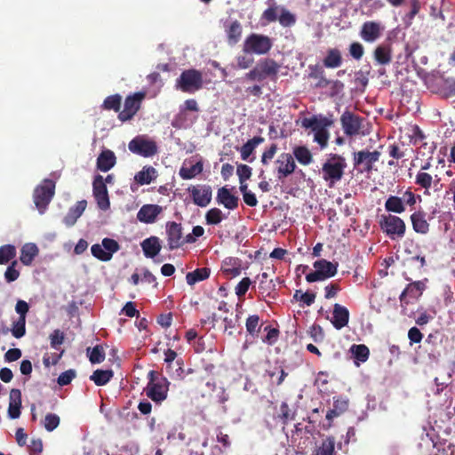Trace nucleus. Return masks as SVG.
<instances>
[{"instance_id": "bb28decb", "label": "nucleus", "mask_w": 455, "mask_h": 455, "mask_svg": "<svg viewBox=\"0 0 455 455\" xmlns=\"http://www.w3.org/2000/svg\"><path fill=\"white\" fill-rule=\"evenodd\" d=\"M87 206L85 200L78 201L74 206L69 208L68 213L63 219V223L67 227H72L76 222L77 219L83 214Z\"/></svg>"}, {"instance_id": "a18cd8bd", "label": "nucleus", "mask_w": 455, "mask_h": 455, "mask_svg": "<svg viewBox=\"0 0 455 455\" xmlns=\"http://www.w3.org/2000/svg\"><path fill=\"white\" fill-rule=\"evenodd\" d=\"M122 97L119 94L108 96L102 104V108L106 110H114L120 112Z\"/></svg>"}, {"instance_id": "6e6d98bb", "label": "nucleus", "mask_w": 455, "mask_h": 455, "mask_svg": "<svg viewBox=\"0 0 455 455\" xmlns=\"http://www.w3.org/2000/svg\"><path fill=\"white\" fill-rule=\"evenodd\" d=\"M278 21L283 27H291L295 24L296 17L294 14L290 12L287 9H285L284 7H282L280 14H279Z\"/></svg>"}, {"instance_id": "3c124183", "label": "nucleus", "mask_w": 455, "mask_h": 455, "mask_svg": "<svg viewBox=\"0 0 455 455\" xmlns=\"http://www.w3.org/2000/svg\"><path fill=\"white\" fill-rule=\"evenodd\" d=\"M351 352L355 358L360 362H366L370 355V350L367 346L363 344L353 345L351 347Z\"/></svg>"}, {"instance_id": "0eeeda50", "label": "nucleus", "mask_w": 455, "mask_h": 455, "mask_svg": "<svg viewBox=\"0 0 455 455\" xmlns=\"http://www.w3.org/2000/svg\"><path fill=\"white\" fill-rule=\"evenodd\" d=\"M338 266V263H332L324 259H318L313 264L315 271L307 274L306 280L308 283H314L333 277L337 274Z\"/></svg>"}, {"instance_id": "393cba45", "label": "nucleus", "mask_w": 455, "mask_h": 455, "mask_svg": "<svg viewBox=\"0 0 455 455\" xmlns=\"http://www.w3.org/2000/svg\"><path fill=\"white\" fill-rule=\"evenodd\" d=\"M427 281V279H425L424 281H415L407 284L399 297L400 301L407 303L405 301L406 296H410L411 298H419L421 296L426 289Z\"/></svg>"}, {"instance_id": "20e7f679", "label": "nucleus", "mask_w": 455, "mask_h": 455, "mask_svg": "<svg viewBox=\"0 0 455 455\" xmlns=\"http://www.w3.org/2000/svg\"><path fill=\"white\" fill-rule=\"evenodd\" d=\"M55 194V183L52 180H44L43 184L38 185L33 193L35 205L38 212L43 214L47 209Z\"/></svg>"}, {"instance_id": "c85d7f7f", "label": "nucleus", "mask_w": 455, "mask_h": 455, "mask_svg": "<svg viewBox=\"0 0 455 455\" xmlns=\"http://www.w3.org/2000/svg\"><path fill=\"white\" fill-rule=\"evenodd\" d=\"M373 58L377 64L385 66L392 61V49L388 44H379L374 52Z\"/></svg>"}, {"instance_id": "ddd939ff", "label": "nucleus", "mask_w": 455, "mask_h": 455, "mask_svg": "<svg viewBox=\"0 0 455 455\" xmlns=\"http://www.w3.org/2000/svg\"><path fill=\"white\" fill-rule=\"evenodd\" d=\"M120 249L118 243L111 238H104L102 243H95L91 247V251L93 257L101 260L108 261L112 256Z\"/></svg>"}, {"instance_id": "1a4fd4ad", "label": "nucleus", "mask_w": 455, "mask_h": 455, "mask_svg": "<svg viewBox=\"0 0 455 455\" xmlns=\"http://www.w3.org/2000/svg\"><path fill=\"white\" fill-rule=\"evenodd\" d=\"M339 121L342 130L347 136L354 137L361 133L363 134L362 128L364 118L350 110H345L340 116Z\"/></svg>"}, {"instance_id": "c03bdc74", "label": "nucleus", "mask_w": 455, "mask_h": 455, "mask_svg": "<svg viewBox=\"0 0 455 455\" xmlns=\"http://www.w3.org/2000/svg\"><path fill=\"white\" fill-rule=\"evenodd\" d=\"M203 172L202 162H197L190 167H181L180 170V176L183 180H190Z\"/></svg>"}, {"instance_id": "f704fd0d", "label": "nucleus", "mask_w": 455, "mask_h": 455, "mask_svg": "<svg viewBox=\"0 0 455 455\" xmlns=\"http://www.w3.org/2000/svg\"><path fill=\"white\" fill-rule=\"evenodd\" d=\"M38 254V248L35 243H26L20 251V259L25 266H29Z\"/></svg>"}, {"instance_id": "7ed1b4c3", "label": "nucleus", "mask_w": 455, "mask_h": 455, "mask_svg": "<svg viewBox=\"0 0 455 455\" xmlns=\"http://www.w3.org/2000/svg\"><path fill=\"white\" fill-rule=\"evenodd\" d=\"M381 230L392 240L403 238L406 232V224L396 215H381L379 221Z\"/></svg>"}, {"instance_id": "e2e57ef3", "label": "nucleus", "mask_w": 455, "mask_h": 455, "mask_svg": "<svg viewBox=\"0 0 455 455\" xmlns=\"http://www.w3.org/2000/svg\"><path fill=\"white\" fill-rule=\"evenodd\" d=\"M236 173L239 178V182L243 183L251 176V168L246 164H238Z\"/></svg>"}, {"instance_id": "ea45409f", "label": "nucleus", "mask_w": 455, "mask_h": 455, "mask_svg": "<svg viewBox=\"0 0 455 455\" xmlns=\"http://www.w3.org/2000/svg\"><path fill=\"white\" fill-rule=\"evenodd\" d=\"M228 41L230 45H234L241 38L242 35V26L238 20H234L226 29Z\"/></svg>"}, {"instance_id": "5701e85b", "label": "nucleus", "mask_w": 455, "mask_h": 455, "mask_svg": "<svg viewBox=\"0 0 455 455\" xmlns=\"http://www.w3.org/2000/svg\"><path fill=\"white\" fill-rule=\"evenodd\" d=\"M216 201L228 210H235L238 207L239 197L233 195L227 187H222L218 189Z\"/></svg>"}, {"instance_id": "de8ad7c7", "label": "nucleus", "mask_w": 455, "mask_h": 455, "mask_svg": "<svg viewBox=\"0 0 455 455\" xmlns=\"http://www.w3.org/2000/svg\"><path fill=\"white\" fill-rule=\"evenodd\" d=\"M16 256V248L12 244H5L0 247V265L7 264Z\"/></svg>"}, {"instance_id": "37998d69", "label": "nucleus", "mask_w": 455, "mask_h": 455, "mask_svg": "<svg viewBox=\"0 0 455 455\" xmlns=\"http://www.w3.org/2000/svg\"><path fill=\"white\" fill-rule=\"evenodd\" d=\"M283 6L277 5L275 2L269 3V6L266 9L262 15L261 20H266L267 23L275 22L278 20L279 14Z\"/></svg>"}, {"instance_id": "2f4dec72", "label": "nucleus", "mask_w": 455, "mask_h": 455, "mask_svg": "<svg viewBox=\"0 0 455 455\" xmlns=\"http://www.w3.org/2000/svg\"><path fill=\"white\" fill-rule=\"evenodd\" d=\"M323 66L327 68H339L342 63L341 52L337 48H331L327 51V54L323 60Z\"/></svg>"}, {"instance_id": "69168bd1", "label": "nucleus", "mask_w": 455, "mask_h": 455, "mask_svg": "<svg viewBox=\"0 0 455 455\" xmlns=\"http://www.w3.org/2000/svg\"><path fill=\"white\" fill-rule=\"evenodd\" d=\"M349 53L355 60H360L363 56L364 49L362 44L354 42L349 45Z\"/></svg>"}, {"instance_id": "4468645a", "label": "nucleus", "mask_w": 455, "mask_h": 455, "mask_svg": "<svg viewBox=\"0 0 455 455\" xmlns=\"http://www.w3.org/2000/svg\"><path fill=\"white\" fill-rule=\"evenodd\" d=\"M92 193L98 207L107 211L110 207L109 196L104 179L101 175H96L92 182Z\"/></svg>"}, {"instance_id": "c756f323", "label": "nucleus", "mask_w": 455, "mask_h": 455, "mask_svg": "<svg viewBox=\"0 0 455 455\" xmlns=\"http://www.w3.org/2000/svg\"><path fill=\"white\" fill-rule=\"evenodd\" d=\"M116 156L111 150L102 151L97 158V168L101 172H108L116 164Z\"/></svg>"}, {"instance_id": "a19ab883", "label": "nucleus", "mask_w": 455, "mask_h": 455, "mask_svg": "<svg viewBox=\"0 0 455 455\" xmlns=\"http://www.w3.org/2000/svg\"><path fill=\"white\" fill-rule=\"evenodd\" d=\"M264 142V138L260 136H255L244 143L240 150L241 157L243 160H247L248 157L252 154L255 148Z\"/></svg>"}, {"instance_id": "473e14b6", "label": "nucleus", "mask_w": 455, "mask_h": 455, "mask_svg": "<svg viewBox=\"0 0 455 455\" xmlns=\"http://www.w3.org/2000/svg\"><path fill=\"white\" fill-rule=\"evenodd\" d=\"M385 209L388 212L401 214L405 212L406 208L401 197L390 196L385 202Z\"/></svg>"}, {"instance_id": "49530a36", "label": "nucleus", "mask_w": 455, "mask_h": 455, "mask_svg": "<svg viewBox=\"0 0 455 455\" xmlns=\"http://www.w3.org/2000/svg\"><path fill=\"white\" fill-rule=\"evenodd\" d=\"M259 321V316L258 315H249V317L246 319V331L250 335L253 337L258 336L261 327Z\"/></svg>"}, {"instance_id": "f8f14e48", "label": "nucleus", "mask_w": 455, "mask_h": 455, "mask_svg": "<svg viewBox=\"0 0 455 455\" xmlns=\"http://www.w3.org/2000/svg\"><path fill=\"white\" fill-rule=\"evenodd\" d=\"M128 148L133 154L143 157H151L157 153L156 143L141 136L132 139L128 144Z\"/></svg>"}, {"instance_id": "a878e982", "label": "nucleus", "mask_w": 455, "mask_h": 455, "mask_svg": "<svg viewBox=\"0 0 455 455\" xmlns=\"http://www.w3.org/2000/svg\"><path fill=\"white\" fill-rule=\"evenodd\" d=\"M9 407H8V416L12 419H18L20 416V408H21V392L20 389L12 388L10 391L9 396Z\"/></svg>"}, {"instance_id": "0e129e2a", "label": "nucleus", "mask_w": 455, "mask_h": 455, "mask_svg": "<svg viewBox=\"0 0 455 455\" xmlns=\"http://www.w3.org/2000/svg\"><path fill=\"white\" fill-rule=\"evenodd\" d=\"M329 137L330 133L327 128H325L322 131H317L315 132L314 140L316 141L321 146V148H325L328 144Z\"/></svg>"}, {"instance_id": "b1692460", "label": "nucleus", "mask_w": 455, "mask_h": 455, "mask_svg": "<svg viewBox=\"0 0 455 455\" xmlns=\"http://www.w3.org/2000/svg\"><path fill=\"white\" fill-rule=\"evenodd\" d=\"M162 210V207L157 204H144L139 210L137 219L142 223H154Z\"/></svg>"}, {"instance_id": "7c9ffc66", "label": "nucleus", "mask_w": 455, "mask_h": 455, "mask_svg": "<svg viewBox=\"0 0 455 455\" xmlns=\"http://www.w3.org/2000/svg\"><path fill=\"white\" fill-rule=\"evenodd\" d=\"M308 68V77L316 80L315 84L316 88H325L330 84V81L325 77L324 70L322 67L319 65H310Z\"/></svg>"}, {"instance_id": "cd10ccee", "label": "nucleus", "mask_w": 455, "mask_h": 455, "mask_svg": "<svg viewBox=\"0 0 455 455\" xmlns=\"http://www.w3.org/2000/svg\"><path fill=\"white\" fill-rule=\"evenodd\" d=\"M140 245L145 257L150 259L155 258L162 249L160 239L154 235L143 240Z\"/></svg>"}, {"instance_id": "13d9d810", "label": "nucleus", "mask_w": 455, "mask_h": 455, "mask_svg": "<svg viewBox=\"0 0 455 455\" xmlns=\"http://www.w3.org/2000/svg\"><path fill=\"white\" fill-rule=\"evenodd\" d=\"M60 422V419L57 414L48 413L44 417V427L47 431L52 432L58 427Z\"/></svg>"}, {"instance_id": "bf43d9fd", "label": "nucleus", "mask_w": 455, "mask_h": 455, "mask_svg": "<svg viewBox=\"0 0 455 455\" xmlns=\"http://www.w3.org/2000/svg\"><path fill=\"white\" fill-rule=\"evenodd\" d=\"M105 359V352L101 346H95L90 352L89 360L92 363H100Z\"/></svg>"}, {"instance_id": "4be33fe9", "label": "nucleus", "mask_w": 455, "mask_h": 455, "mask_svg": "<svg viewBox=\"0 0 455 455\" xmlns=\"http://www.w3.org/2000/svg\"><path fill=\"white\" fill-rule=\"evenodd\" d=\"M440 181L441 179L437 175L433 177L432 174L427 172L419 171L416 174L414 183L415 185L419 186V188L424 189L425 196H429V189L431 188L432 184L436 187Z\"/></svg>"}, {"instance_id": "5fc2aeb1", "label": "nucleus", "mask_w": 455, "mask_h": 455, "mask_svg": "<svg viewBox=\"0 0 455 455\" xmlns=\"http://www.w3.org/2000/svg\"><path fill=\"white\" fill-rule=\"evenodd\" d=\"M401 198L403 199L404 205H408L411 210L414 209L417 201L421 202L422 200L421 196L416 195L414 192H412L411 188L406 189V191L403 194V197Z\"/></svg>"}, {"instance_id": "f257e3e1", "label": "nucleus", "mask_w": 455, "mask_h": 455, "mask_svg": "<svg viewBox=\"0 0 455 455\" xmlns=\"http://www.w3.org/2000/svg\"><path fill=\"white\" fill-rule=\"evenodd\" d=\"M148 382L144 388L146 395L156 403H161L167 398L170 381L156 371L148 374Z\"/></svg>"}, {"instance_id": "09e8293b", "label": "nucleus", "mask_w": 455, "mask_h": 455, "mask_svg": "<svg viewBox=\"0 0 455 455\" xmlns=\"http://www.w3.org/2000/svg\"><path fill=\"white\" fill-rule=\"evenodd\" d=\"M278 419L283 425H287L290 421L294 420L295 411H291L287 403L283 402L280 405Z\"/></svg>"}, {"instance_id": "864d4df0", "label": "nucleus", "mask_w": 455, "mask_h": 455, "mask_svg": "<svg viewBox=\"0 0 455 455\" xmlns=\"http://www.w3.org/2000/svg\"><path fill=\"white\" fill-rule=\"evenodd\" d=\"M11 332L16 339H20L26 334V318L19 317L17 321L12 323Z\"/></svg>"}, {"instance_id": "f3484780", "label": "nucleus", "mask_w": 455, "mask_h": 455, "mask_svg": "<svg viewBox=\"0 0 455 455\" xmlns=\"http://www.w3.org/2000/svg\"><path fill=\"white\" fill-rule=\"evenodd\" d=\"M383 27L377 21H365L361 28L360 36L366 43H374L382 35Z\"/></svg>"}, {"instance_id": "8fccbe9b", "label": "nucleus", "mask_w": 455, "mask_h": 455, "mask_svg": "<svg viewBox=\"0 0 455 455\" xmlns=\"http://www.w3.org/2000/svg\"><path fill=\"white\" fill-rule=\"evenodd\" d=\"M275 285L273 283V281H264L261 280L259 284V295L266 300V298H275Z\"/></svg>"}, {"instance_id": "423d86ee", "label": "nucleus", "mask_w": 455, "mask_h": 455, "mask_svg": "<svg viewBox=\"0 0 455 455\" xmlns=\"http://www.w3.org/2000/svg\"><path fill=\"white\" fill-rule=\"evenodd\" d=\"M176 86L183 92L193 93L203 87V75L199 70H184L177 79Z\"/></svg>"}, {"instance_id": "4d7b16f0", "label": "nucleus", "mask_w": 455, "mask_h": 455, "mask_svg": "<svg viewBox=\"0 0 455 455\" xmlns=\"http://www.w3.org/2000/svg\"><path fill=\"white\" fill-rule=\"evenodd\" d=\"M51 347L53 349L59 350L60 347L63 344L65 339L64 333L57 329L54 330L49 336Z\"/></svg>"}, {"instance_id": "9b49d317", "label": "nucleus", "mask_w": 455, "mask_h": 455, "mask_svg": "<svg viewBox=\"0 0 455 455\" xmlns=\"http://www.w3.org/2000/svg\"><path fill=\"white\" fill-rule=\"evenodd\" d=\"M380 152L374 150H361L354 153V167L357 168L360 172L370 173L373 170V164L379 161Z\"/></svg>"}, {"instance_id": "79ce46f5", "label": "nucleus", "mask_w": 455, "mask_h": 455, "mask_svg": "<svg viewBox=\"0 0 455 455\" xmlns=\"http://www.w3.org/2000/svg\"><path fill=\"white\" fill-rule=\"evenodd\" d=\"M221 270L224 274L231 277H235L241 274L242 268L237 259H229L223 262Z\"/></svg>"}, {"instance_id": "603ef678", "label": "nucleus", "mask_w": 455, "mask_h": 455, "mask_svg": "<svg viewBox=\"0 0 455 455\" xmlns=\"http://www.w3.org/2000/svg\"><path fill=\"white\" fill-rule=\"evenodd\" d=\"M223 219V213L219 208H212L205 214V220L208 225H218Z\"/></svg>"}, {"instance_id": "39448f33", "label": "nucleus", "mask_w": 455, "mask_h": 455, "mask_svg": "<svg viewBox=\"0 0 455 455\" xmlns=\"http://www.w3.org/2000/svg\"><path fill=\"white\" fill-rule=\"evenodd\" d=\"M273 46L272 39L265 35L252 33L243 42V52L250 54L263 55Z\"/></svg>"}, {"instance_id": "9d476101", "label": "nucleus", "mask_w": 455, "mask_h": 455, "mask_svg": "<svg viewBox=\"0 0 455 455\" xmlns=\"http://www.w3.org/2000/svg\"><path fill=\"white\" fill-rule=\"evenodd\" d=\"M145 96L146 94L143 92H135L132 95L127 96L124 100V109L118 114V119L123 123L132 120L140 110Z\"/></svg>"}, {"instance_id": "58836bf2", "label": "nucleus", "mask_w": 455, "mask_h": 455, "mask_svg": "<svg viewBox=\"0 0 455 455\" xmlns=\"http://www.w3.org/2000/svg\"><path fill=\"white\" fill-rule=\"evenodd\" d=\"M114 372L112 370H96L90 376V379L92 380L96 386H104L110 381L113 378Z\"/></svg>"}, {"instance_id": "4c0bfd02", "label": "nucleus", "mask_w": 455, "mask_h": 455, "mask_svg": "<svg viewBox=\"0 0 455 455\" xmlns=\"http://www.w3.org/2000/svg\"><path fill=\"white\" fill-rule=\"evenodd\" d=\"M156 169L152 166H144L134 176L135 181L140 185L149 184L155 179Z\"/></svg>"}, {"instance_id": "774afa93", "label": "nucleus", "mask_w": 455, "mask_h": 455, "mask_svg": "<svg viewBox=\"0 0 455 455\" xmlns=\"http://www.w3.org/2000/svg\"><path fill=\"white\" fill-rule=\"evenodd\" d=\"M443 90L446 97L455 96V78L448 77L444 79Z\"/></svg>"}, {"instance_id": "6e6552de", "label": "nucleus", "mask_w": 455, "mask_h": 455, "mask_svg": "<svg viewBox=\"0 0 455 455\" xmlns=\"http://www.w3.org/2000/svg\"><path fill=\"white\" fill-rule=\"evenodd\" d=\"M279 65L272 59L259 61L254 68L246 74L251 81H263L268 76H275L279 71Z\"/></svg>"}, {"instance_id": "aec40b11", "label": "nucleus", "mask_w": 455, "mask_h": 455, "mask_svg": "<svg viewBox=\"0 0 455 455\" xmlns=\"http://www.w3.org/2000/svg\"><path fill=\"white\" fill-rule=\"evenodd\" d=\"M349 322V311L348 309L339 304L333 305L332 316L331 323L336 330H341L346 327Z\"/></svg>"}, {"instance_id": "72a5a7b5", "label": "nucleus", "mask_w": 455, "mask_h": 455, "mask_svg": "<svg viewBox=\"0 0 455 455\" xmlns=\"http://www.w3.org/2000/svg\"><path fill=\"white\" fill-rule=\"evenodd\" d=\"M314 455H336L334 436L329 435L323 439L315 448Z\"/></svg>"}, {"instance_id": "c9c22d12", "label": "nucleus", "mask_w": 455, "mask_h": 455, "mask_svg": "<svg viewBox=\"0 0 455 455\" xmlns=\"http://www.w3.org/2000/svg\"><path fill=\"white\" fill-rule=\"evenodd\" d=\"M211 270L208 267L196 268L192 272H188L186 275L188 284L194 285L195 283L206 280L209 278Z\"/></svg>"}, {"instance_id": "a211bd4d", "label": "nucleus", "mask_w": 455, "mask_h": 455, "mask_svg": "<svg viewBox=\"0 0 455 455\" xmlns=\"http://www.w3.org/2000/svg\"><path fill=\"white\" fill-rule=\"evenodd\" d=\"M195 204L200 207L207 206L212 200V190L208 185L192 187L189 189Z\"/></svg>"}, {"instance_id": "680f3d73", "label": "nucleus", "mask_w": 455, "mask_h": 455, "mask_svg": "<svg viewBox=\"0 0 455 455\" xmlns=\"http://www.w3.org/2000/svg\"><path fill=\"white\" fill-rule=\"evenodd\" d=\"M76 371L73 369H69L60 373L58 377L57 383L63 387L71 383V381L76 378Z\"/></svg>"}, {"instance_id": "6ab92c4d", "label": "nucleus", "mask_w": 455, "mask_h": 455, "mask_svg": "<svg viewBox=\"0 0 455 455\" xmlns=\"http://www.w3.org/2000/svg\"><path fill=\"white\" fill-rule=\"evenodd\" d=\"M410 220L415 233L427 235L429 232L430 224L427 220V212L423 209L414 211L410 216Z\"/></svg>"}, {"instance_id": "e433bc0d", "label": "nucleus", "mask_w": 455, "mask_h": 455, "mask_svg": "<svg viewBox=\"0 0 455 455\" xmlns=\"http://www.w3.org/2000/svg\"><path fill=\"white\" fill-rule=\"evenodd\" d=\"M292 156L302 165H308L313 161L310 150L305 146L295 147L292 150Z\"/></svg>"}, {"instance_id": "2eb2a0df", "label": "nucleus", "mask_w": 455, "mask_h": 455, "mask_svg": "<svg viewBox=\"0 0 455 455\" xmlns=\"http://www.w3.org/2000/svg\"><path fill=\"white\" fill-rule=\"evenodd\" d=\"M168 247L175 250L184 245L182 227L180 223L168 221L166 223Z\"/></svg>"}, {"instance_id": "f03ea898", "label": "nucleus", "mask_w": 455, "mask_h": 455, "mask_svg": "<svg viewBox=\"0 0 455 455\" xmlns=\"http://www.w3.org/2000/svg\"><path fill=\"white\" fill-rule=\"evenodd\" d=\"M346 168L347 162L344 156L338 154H330L322 167L323 179L331 188L343 178Z\"/></svg>"}, {"instance_id": "052dcab7", "label": "nucleus", "mask_w": 455, "mask_h": 455, "mask_svg": "<svg viewBox=\"0 0 455 455\" xmlns=\"http://www.w3.org/2000/svg\"><path fill=\"white\" fill-rule=\"evenodd\" d=\"M18 262L17 260H13L10 266H8L7 269L4 273V278L7 283H12L16 281L20 276V271L16 269Z\"/></svg>"}, {"instance_id": "338daca9", "label": "nucleus", "mask_w": 455, "mask_h": 455, "mask_svg": "<svg viewBox=\"0 0 455 455\" xmlns=\"http://www.w3.org/2000/svg\"><path fill=\"white\" fill-rule=\"evenodd\" d=\"M251 281L249 277H243L235 287V294L241 298L245 295L249 290Z\"/></svg>"}, {"instance_id": "dca6fc26", "label": "nucleus", "mask_w": 455, "mask_h": 455, "mask_svg": "<svg viewBox=\"0 0 455 455\" xmlns=\"http://www.w3.org/2000/svg\"><path fill=\"white\" fill-rule=\"evenodd\" d=\"M277 177L279 180L290 176L296 169L293 156L289 153H282L275 161Z\"/></svg>"}, {"instance_id": "412c9836", "label": "nucleus", "mask_w": 455, "mask_h": 455, "mask_svg": "<svg viewBox=\"0 0 455 455\" xmlns=\"http://www.w3.org/2000/svg\"><path fill=\"white\" fill-rule=\"evenodd\" d=\"M333 121L323 115H315L309 118H304L301 123L302 127L310 128L315 132L331 127Z\"/></svg>"}]
</instances>
